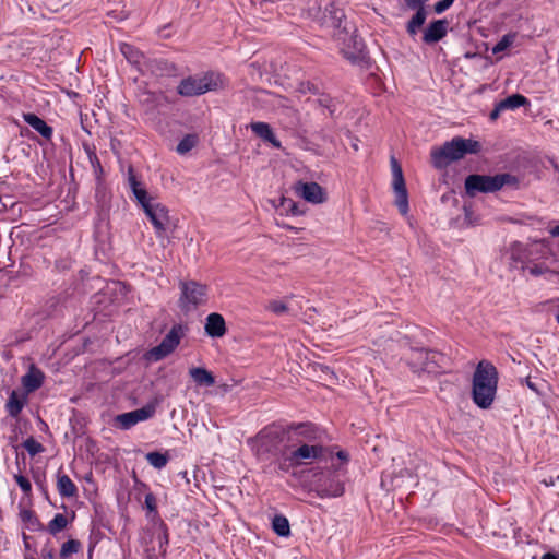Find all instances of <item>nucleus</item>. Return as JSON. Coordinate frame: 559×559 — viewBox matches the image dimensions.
<instances>
[{
  "label": "nucleus",
  "instance_id": "1",
  "mask_svg": "<svg viewBox=\"0 0 559 559\" xmlns=\"http://www.w3.org/2000/svg\"><path fill=\"white\" fill-rule=\"evenodd\" d=\"M324 431L312 423H299L296 430L288 435V448L285 459L280 464V471L289 472L290 468L310 464L325 456L328 448L323 445Z\"/></svg>",
  "mask_w": 559,
  "mask_h": 559
},
{
  "label": "nucleus",
  "instance_id": "2",
  "mask_svg": "<svg viewBox=\"0 0 559 559\" xmlns=\"http://www.w3.org/2000/svg\"><path fill=\"white\" fill-rule=\"evenodd\" d=\"M308 15L318 20L321 26L333 29V37L341 46V52L352 62L364 58L365 44L357 35L356 26L347 20L344 11L330 3L321 12L317 3L309 8Z\"/></svg>",
  "mask_w": 559,
  "mask_h": 559
},
{
  "label": "nucleus",
  "instance_id": "3",
  "mask_svg": "<svg viewBox=\"0 0 559 559\" xmlns=\"http://www.w3.org/2000/svg\"><path fill=\"white\" fill-rule=\"evenodd\" d=\"M297 424H290L286 427L280 425H270L264 427L253 439L249 442L257 455H271L276 457V464H280L285 459V452L289 450L288 435L296 430Z\"/></svg>",
  "mask_w": 559,
  "mask_h": 559
},
{
  "label": "nucleus",
  "instance_id": "4",
  "mask_svg": "<svg viewBox=\"0 0 559 559\" xmlns=\"http://www.w3.org/2000/svg\"><path fill=\"white\" fill-rule=\"evenodd\" d=\"M498 379L497 368L491 362H478L473 374L472 399L479 408L491 407L497 394Z\"/></svg>",
  "mask_w": 559,
  "mask_h": 559
},
{
  "label": "nucleus",
  "instance_id": "5",
  "mask_svg": "<svg viewBox=\"0 0 559 559\" xmlns=\"http://www.w3.org/2000/svg\"><path fill=\"white\" fill-rule=\"evenodd\" d=\"M481 150L478 141L455 136L440 147L430 152L431 164L437 169H443L451 163L463 158L466 154H477Z\"/></svg>",
  "mask_w": 559,
  "mask_h": 559
},
{
  "label": "nucleus",
  "instance_id": "6",
  "mask_svg": "<svg viewBox=\"0 0 559 559\" xmlns=\"http://www.w3.org/2000/svg\"><path fill=\"white\" fill-rule=\"evenodd\" d=\"M481 150L478 141L455 136L440 147L430 152L431 164L437 169H443L451 163L463 158L466 154H477Z\"/></svg>",
  "mask_w": 559,
  "mask_h": 559
},
{
  "label": "nucleus",
  "instance_id": "7",
  "mask_svg": "<svg viewBox=\"0 0 559 559\" xmlns=\"http://www.w3.org/2000/svg\"><path fill=\"white\" fill-rule=\"evenodd\" d=\"M346 471L343 467L326 468L313 473L311 490L320 498H337L344 491V478Z\"/></svg>",
  "mask_w": 559,
  "mask_h": 559
},
{
  "label": "nucleus",
  "instance_id": "8",
  "mask_svg": "<svg viewBox=\"0 0 559 559\" xmlns=\"http://www.w3.org/2000/svg\"><path fill=\"white\" fill-rule=\"evenodd\" d=\"M518 182L515 176L503 173L495 176L489 175H468L465 178V191L471 198L475 197L478 192L480 193H492L502 189L506 185H514Z\"/></svg>",
  "mask_w": 559,
  "mask_h": 559
},
{
  "label": "nucleus",
  "instance_id": "9",
  "mask_svg": "<svg viewBox=\"0 0 559 559\" xmlns=\"http://www.w3.org/2000/svg\"><path fill=\"white\" fill-rule=\"evenodd\" d=\"M221 84V74L209 71L202 75H189L182 79L178 86L177 93L183 97H193L215 91Z\"/></svg>",
  "mask_w": 559,
  "mask_h": 559
},
{
  "label": "nucleus",
  "instance_id": "10",
  "mask_svg": "<svg viewBox=\"0 0 559 559\" xmlns=\"http://www.w3.org/2000/svg\"><path fill=\"white\" fill-rule=\"evenodd\" d=\"M181 295L179 306L182 311L189 312L205 304L207 286L195 281H181L179 283Z\"/></svg>",
  "mask_w": 559,
  "mask_h": 559
},
{
  "label": "nucleus",
  "instance_id": "11",
  "mask_svg": "<svg viewBox=\"0 0 559 559\" xmlns=\"http://www.w3.org/2000/svg\"><path fill=\"white\" fill-rule=\"evenodd\" d=\"M185 331L186 328L182 324H174L162 342L147 352V359L159 361L170 355L179 345Z\"/></svg>",
  "mask_w": 559,
  "mask_h": 559
},
{
  "label": "nucleus",
  "instance_id": "12",
  "mask_svg": "<svg viewBox=\"0 0 559 559\" xmlns=\"http://www.w3.org/2000/svg\"><path fill=\"white\" fill-rule=\"evenodd\" d=\"M391 167L393 175V189L396 194L395 204L400 213L405 215L408 212V195L402 167L394 157H391Z\"/></svg>",
  "mask_w": 559,
  "mask_h": 559
},
{
  "label": "nucleus",
  "instance_id": "13",
  "mask_svg": "<svg viewBox=\"0 0 559 559\" xmlns=\"http://www.w3.org/2000/svg\"><path fill=\"white\" fill-rule=\"evenodd\" d=\"M144 213L153 224L156 236L162 238L165 236L166 226L169 222L168 210L160 203H151L143 209Z\"/></svg>",
  "mask_w": 559,
  "mask_h": 559
},
{
  "label": "nucleus",
  "instance_id": "14",
  "mask_svg": "<svg viewBox=\"0 0 559 559\" xmlns=\"http://www.w3.org/2000/svg\"><path fill=\"white\" fill-rule=\"evenodd\" d=\"M428 0H406V4L409 9L415 10L416 13L412 16V19L406 24V32L411 37H415L420 29V27L425 24L427 19V11L425 8V2Z\"/></svg>",
  "mask_w": 559,
  "mask_h": 559
},
{
  "label": "nucleus",
  "instance_id": "15",
  "mask_svg": "<svg viewBox=\"0 0 559 559\" xmlns=\"http://www.w3.org/2000/svg\"><path fill=\"white\" fill-rule=\"evenodd\" d=\"M295 192L307 202L313 204L323 203L326 200V194L323 188L317 182H302L298 181L295 185Z\"/></svg>",
  "mask_w": 559,
  "mask_h": 559
},
{
  "label": "nucleus",
  "instance_id": "16",
  "mask_svg": "<svg viewBox=\"0 0 559 559\" xmlns=\"http://www.w3.org/2000/svg\"><path fill=\"white\" fill-rule=\"evenodd\" d=\"M448 32L447 20H435L424 31L423 41L427 45H432L440 41L445 37Z\"/></svg>",
  "mask_w": 559,
  "mask_h": 559
},
{
  "label": "nucleus",
  "instance_id": "17",
  "mask_svg": "<svg viewBox=\"0 0 559 559\" xmlns=\"http://www.w3.org/2000/svg\"><path fill=\"white\" fill-rule=\"evenodd\" d=\"M45 380L44 372L35 365H31L28 371L22 377V385L26 394L33 393L38 390Z\"/></svg>",
  "mask_w": 559,
  "mask_h": 559
},
{
  "label": "nucleus",
  "instance_id": "18",
  "mask_svg": "<svg viewBox=\"0 0 559 559\" xmlns=\"http://www.w3.org/2000/svg\"><path fill=\"white\" fill-rule=\"evenodd\" d=\"M205 333L211 337H222L226 333L225 319L222 314L213 312L206 317Z\"/></svg>",
  "mask_w": 559,
  "mask_h": 559
},
{
  "label": "nucleus",
  "instance_id": "19",
  "mask_svg": "<svg viewBox=\"0 0 559 559\" xmlns=\"http://www.w3.org/2000/svg\"><path fill=\"white\" fill-rule=\"evenodd\" d=\"M24 121L31 126L35 131H37L43 138L46 140H50L53 133V130L50 126L46 123L44 119L38 117L33 112L23 115Z\"/></svg>",
  "mask_w": 559,
  "mask_h": 559
},
{
  "label": "nucleus",
  "instance_id": "20",
  "mask_svg": "<svg viewBox=\"0 0 559 559\" xmlns=\"http://www.w3.org/2000/svg\"><path fill=\"white\" fill-rule=\"evenodd\" d=\"M251 131L263 141L271 143L275 148H281V142L275 136L272 128L266 122H252Z\"/></svg>",
  "mask_w": 559,
  "mask_h": 559
},
{
  "label": "nucleus",
  "instance_id": "21",
  "mask_svg": "<svg viewBox=\"0 0 559 559\" xmlns=\"http://www.w3.org/2000/svg\"><path fill=\"white\" fill-rule=\"evenodd\" d=\"M26 402L27 397L25 394H20L17 391L13 390L5 403V411L8 412L9 416L16 418L21 414Z\"/></svg>",
  "mask_w": 559,
  "mask_h": 559
},
{
  "label": "nucleus",
  "instance_id": "22",
  "mask_svg": "<svg viewBox=\"0 0 559 559\" xmlns=\"http://www.w3.org/2000/svg\"><path fill=\"white\" fill-rule=\"evenodd\" d=\"M57 490L62 498H74L78 496V487L71 478L62 474L60 471L57 474Z\"/></svg>",
  "mask_w": 559,
  "mask_h": 559
},
{
  "label": "nucleus",
  "instance_id": "23",
  "mask_svg": "<svg viewBox=\"0 0 559 559\" xmlns=\"http://www.w3.org/2000/svg\"><path fill=\"white\" fill-rule=\"evenodd\" d=\"M189 374L198 385L212 386L215 384L214 376L205 368H191L189 370Z\"/></svg>",
  "mask_w": 559,
  "mask_h": 559
},
{
  "label": "nucleus",
  "instance_id": "24",
  "mask_svg": "<svg viewBox=\"0 0 559 559\" xmlns=\"http://www.w3.org/2000/svg\"><path fill=\"white\" fill-rule=\"evenodd\" d=\"M500 108H503L504 110H514L516 108H520L522 106L528 105V99L521 95V94H512L504 99L500 100Z\"/></svg>",
  "mask_w": 559,
  "mask_h": 559
},
{
  "label": "nucleus",
  "instance_id": "25",
  "mask_svg": "<svg viewBox=\"0 0 559 559\" xmlns=\"http://www.w3.org/2000/svg\"><path fill=\"white\" fill-rule=\"evenodd\" d=\"M119 48L120 52L132 64H140L142 59L144 58L143 53L133 45L121 43Z\"/></svg>",
  "mask_w": 559,
  "mask_h": 559
},
{
  "label": "nucleus",
  "instance_id": "26",
  "mask_svg": "<svg viewBox=\"0 0 559 559\" xmlns=\"http://www.w3.org/2000/svg\"><path fill=\"white\" fill-rule=\"evenodd\" d=\"M20 518L28 530H31V531L43 530V524L40 523L38 516L36 515V513L33 510H28V509L21 510Z\"/></svg>",
  "mask_w": 559,
  "mask_h": 559
},
{
  "label": "nucleus",
  "instance_id": "27",
  "mask_svg": "<svg viewBox=\"0 0 559 559\" xmlns=\"http://www.w3.org/2000/svg\"><path fill=\"white\" fill-rule=\"evenodd\" d=\"M145 459L150 465H152L153 467H155L157 469H162L167 465V463L169 461V455L167 452L162 453L158 451H154V452H148L145 455Z\"/></svg>",
  "mask_w": 559,
  "mask_h": 559
},
{
  "label": "nucleus",
  "instance_id": "28",
  "mask_svg": "<svg viewBox=\"0 0 559 559\" xmlns=\"http://www.w3.org/2000/svg\"><path fill=\"white\" fill-rule=\"evenodd\" d=\"M273 531L282 537H287L290 534L289 522L284 515H275L272 521Z\"/></svg>",
  "mask_w": 559,
  "mask_h": 559
},
{
  "label": "nucleus",
  "instance_id": "29",
  "mask_svg": "<svg viewBox=\"0 0 559 559\" xmlns=\"http://www.w3.org/2000/svg\"><path fill=\"white\" fill-rule=\"evenodd\" d=\"M86 154L88 157V162L92 166L93 173L95 175V178H96L98 185H100L102 178L104 175V169L100 164V160H99L98 156L96 155L95 151L90 147H86Z\"/></svg>",
  "mask_w": 559,
  "mask_h": 559
},
{
  "label": "nucleus",
  "instance_id": "30",
  "mask_svg": "<svg viewBox=\"0 0 559 559\" xmlns=\"http://www.w3.org/2000/svg\"><path fill=\"white\" fill-rule=\"evenodd\" d=\"M144 506L147 510V519L151 521L157 520L159 522L160 519L157 512V500L153 492L145 495Z\"/></svg>",
  "mask_w": 559,
  "mask_h": 559
},
{
  "label": "nucleus",
  "instance_id": "31",
  "mask_svg": "<svg viewBox=\"0 0 559 559\" xmlns=\"http://www.w3.org/2000/svg\"><path fill=\"white\" fill-rule=\"evenodd\" d=\"M198 144L197 134H187L178 143L176 151L180 155H185L190 152Z\"/></svg>",
  "mask_w": 559,
  "mask_h": 559
},
{
  "label": "nucleus",
  "instance_id": "32",
  "mask_svg": "<svg viewBox=\"0 0 559 559\" xmlns=\"http://www.w3.org/2000/svg\"><path fill=\"white\" fill-rule=\"evenodd\" d=\"M68 525V519L64 514L57 513L53 519L48 523L47 530L51 535H57L64 530Z\"/></svg>",
  "mask_w": 559,
  "mask_h": 559
},
{
  "label": "nucleus",
  "instance_id": "33",
  "mask_svg": "<svg viewBox=\"0 0 559 559\" xmlns=\"http://www.w3.org/2000/svg\"><path fill=\"white\" fill-rule=\"evenodd\" d=\"M115 421L118 425V427L123 430H128L138 424L136 417H135V414H133V411L117 415L115 418Z\"/></svg>",
  "mask_w": 559,
  "mask_h": 559
},
{
  "label": "nucleus",
  "instance_id": "34",
  "mask_svg": "<svg viewBox=\"0 0 559 559\" xmlns=\"http://www.w3.org/2000/svg\"><path fill=\"white\" fill-rule=\"evenodd\" d=\"M317 103L320 107L328 109L331 116H333L337 110L338 102L335 98H332L329 94L321 93Z\"/></svg>",
  "mask_w": 559,
  "mask_h": 559
},
{
  "label": "nucleus",
  "instance_id": "35",
  "mask_svg": "<svg viewBox=\"0 0 559 559\" xmlns=\"http://www.w3.org/2000/svg\"><path fill=\"white\" fill-rule=\"evenodd\" d=\"M81 549V543L76 539H69L66 543L62 544L60 549V558L67 559L72 554L79 552Z\"/></svg>",
  "mask_w": 559,
  "mask_h": 559
},
{
  "label": "nucleus",
  "instance_id": "36",
  "mask_svg": "<svg viewBox=\"0 0 559 559\" xmlns=\"http://www.w3.org/2000/svg\"><path fill=\"white\" fill-rule=\"evenodd\" d=\"M158 524V543H159V550L162 554H166L167 545L169 543V535H168V528L167 525L164 523V521L159 520L157 522Z\"/></svg>",
  "mask_w": 559,
  "mask_h": 559
},
{
  "label": "nucleus",
  "instance_id": "37",
  "mask_svg": "<svg viewBox=\"0 0 559 559\" xmlns=\"http://www.w3.org/2000/svg\"><path fill=\"white\" fill-rule=\"evenodd\" d=\"M156 412V406L154 403H148L141 408L134 409L133 414H135L136 421H143L154 416Z\"/></svg>",
  "mask_w": 559,
  "mask_h": 559
},
{
  "label": "nucleus",
  "instance_id": "38",
  "mask_svg": "<svg viewBox=\"0 0 559 559\" xmlns=\"http://www.w3.org/2000/svg\"><path fill=\"white\" fill-rule=\"evenodd\" d=\"M156 412V406L154 403H148L141 408L134 409L133 414H135L136 421H143L154 416Z\"/></svg>",
  "mask_w": 559,
  "mask_h": 559
},
{
  "label": "nucleus",
  "instance_id": "39",
  "mask_svg": "<svg viewBox=\"0 0 559 559\" xmlns=\"http://www.w3.org/2000/svg\"><path fill=\"white\" fill-rule=\"evenodd\" d=\"M23 447L26 449L31 456H35L45 451L44 445L36 441L33 437L27 438L23 442Z\"/></svg>",
  "mask_w": 559,
  "mask_h": 559
},
{
  "label": "nucleus",
  "instance_id": "40",
  "mask_svg": "<svg viewBox=\"0 0 559 559\" xmlns=\"http://www.w3.org/2000/svg\"><path fill=\"white\" fill-rule=\"evenodd\" d=\"M514 40V35L512 34H507L504 35L496 45L495 47L492 48V52L493 53H499V52H502L504 51L508 47H510L512 45Z\"/></svg>",
  "mask_w": 559,
  "mask_h": 559
},
{
  "label": "nucleus",
  "instance_id": "41",
  "mask_svg": "<svg viewBox=\"0 0 559 559\" xmlns=\"http://www.w3.org/2000/svg\"><path fill=\"white\" fill-rule=\"evenodd\" d=\"M132 193L142 209H144L145 205H150L151 203H153V198L148 195L144 187Z\"/></svg>",
  "mask_w": 559,
  "mask_h": 559
},
{
  "label": "nucleus",
  "instance_id": "42",
  "mask_svg": "<svg viewBox=\"0 0 559 559\" xmlns=\"http://www.w3.org/2000/svg\"><path fill=\"white\" fill-rule=\"evenodd\" d=\"M415 355H417V359L420 361V365L426 367L428 360H433L438 353L433 350L418 349L415 352Z\"/></svg>",
  "mask_w": 559,
  "mask_h": 559
},
{
  "label": "nucleus",
  "instance_id": "43",
  "mask_svg": "<svg viewBox=\"0 0 559 559\" xmlns=\"http://www.w3.org/2000/svg\"><path fill=\"white\" fill-rule=\"evenodd\" d=\"M281 205L287 211V213H290L292 215H301L304 211L299 210L298 204L293 201L292 199H282Z\"/></svg>",
  "mask_w": 559,
  "mask_h": 559
},
{
  "label": "nucleus",
  "instance_id": "44",
  "mask_svg": "<svg viewBox=\"0 0 559 559\" xmlns=\"http://www.w3.org/2000/svg\"><path fill=\"white\" fill-rule=\"evenodd\" d=\"M266 309L270 310L271 312L275 313V314H283V313L287 312L288 307L283 301L271 300L267 304Z\"/></svg>",
  "mask_w": 559,
  "mask_h": 559
},
{
  "label": "nucleus",
  "instance_id": "45",
  "mask_svg": "<svg viewBox=\"0 0 559 559\" xmlns=\"http://www.w3.org/2000/svg\"><path fill=\"white\" fill-rule=\"evenodd\" d=\"M128 185L132 192H134L143 187L142 182L140 180H138L132 166H130L128 169Z\"/></svg>",
  "mask_w": 559,
  "mask_h": 559
},
{
  "label": "nucleus",
  "instance_id": "46",
  "mask_svg": "<svg viewBox=\"0 0 559 559\" xmlns=\"http://www.w3.org/2000/svg\"><path fill=\"white\" fill-rule=\"evenodd\" d=\"M14 479L24 493H28L32 490L31 481L25 476L19 474L14 476Z\"/></svg>",
  "mask_w": 559,
  "mask_h": 559
},
{
  "label": "nucleus",
  "instance_id": "47",
  "mask_svg": "<svg viewBox=\"0 0 559 559\" xmlns=\"http://www.w3.org/2000/svg\"><path fill=\"white\" fill-rule=\"evenodd\" d=\"M454 0H441L435 3L433 10L437 14H441L447 11L452 4Z\"/></svg>",
  "mask_w": 559,
  "mask_h": 559
},
{
  "label": "nucleus",
  "instance_id": "48",
  "mask_svg": "<svg viewBox=\"0 0 559 559\" xmlns=\"http://www.w3.org/2000/svg\"><path fill=\"white\" fill-rule=\"evenodd\" d=\"M300 91L304 92V93L309 92V93H312L314 95H320L321 94L318 85L314 84V83H311V82L301 83Z\"/></svg>",
  "mask_w": 559,
  "mask_h": 559
},
{
  "label": "nucleus",
  "instance_id": "49",
  "mask_svg": "<svg viewBox=\"0 0 559 559\" xmlns=\"http://www.w3.org/2000/svg\"><path fill=\"white\" fill-rule=\"evenodd\" d=\"M502 111H504V109H503V108H500V103H498V104L495 106L493 110L490 112V119H491V120H496V119H498V117L500 116V112H502Z\"/></svg>",
  "mask_w": 559,
  "mask_h": 559
},
{
  "label": "nucleus",
  "instance_id": "50",
  "mask_svg": "<svg viewBox=\"0 0 559 559\" xmlns=\"http://www.w3.org/2000/svg\"><path fill=\"white\" fill-rule=\"evenodd\" d=\"M525 383H526V385H527L532 391H534V392H538V389H537V386H536L535 382H533V381L531 380V378H530V377L525 378Z\"/></svg>",
  "mask_w": 559,
  "mask_h": 559
},
{
  "label": "nucleus",
  "instance_id": "51",
  "mask_svg": "<svg viewBox=\"0 0 559 559\" xmlns=\"http://www.w3.org/2000/svg\"><path fill=\"white\" fill-rule=\"evenodd\" d=\"M336 456H337V459H340V460H341V461H343V462H347V461H348V453H347V452H345V451H342V450H341V451H338V452L336 453Z\"/></svg>",
  "mask_w": 559,
  "mask_h": 559
},
{
  "label": "nucleus",
  "instance_id": "52",
  "mask_svg": "<svg viewBox=\"0 0 559 559\" xmlns=\"http://www.w3.org/2000/svg\"><path fill=\"white\" fill-rule=\"evenodd\" d=\"M157 63L160 66V69H165V70H166V69H168V68H171V69L174 68V66H173V64H170V63H169L168 61H166V60H159V61H157Z\"/></svg>",
  "mask_w": 559,
  "mask_h": 559
},
{
  "label": "nucleus",
  "instance_id": "53",
  "mask_svg": "<svg viewBox=\"0 0 559 559\" xmlns=\"http://www.w3.org/2000/svg\"><path fill=\"white\" fill-rule=\"evenodd\" d=\"M542 559H558V557L555 554L546 552L543 555Z\"/></svg>",
  "mask_w": 559,
  "mask_h": 559
},
{
  "label": "nucleus",
  "instance_id": "54",
  "mask_svg": "<svg viewBox=\"0 0 559 559\" xmlns=\"http://www.w3.org/2000/svg\"><path fill=\"white\" fill-rule=\"evenodd\" d=\"M550 234L552 237H558L559 236V224L557 226H555L551 230H550Z\"/></svg>",
  "mask_w": 559,
  "mask_h": 559
},
{
  "label": "nucleus",
  "instance_id": "55",
  "mask_svg": "<svg viewBox=\"0 0 559 559\" xmlns=\"http://www.w3.org/2000/svg\"><path fill=\"white\" fill-rule=\"evenodd\" d=\"M531 274H533V275H539V274H542V271H540V269H539V267L535 266V267H532V269H531Z\"/></svg>",
  "mask_w": 559,
  "mask_h": 559
},
{
  "label": "nucleus",
  "instance_id": "56",
  "mask_svg": "<svg viewBox=\"0 0 559 559\" xmlns=\"http://www.w3.org/2000/svg\"><path fill=\"white\" fill-rule=\"evenodd\" d=\"M147 559H158L155 555H150Z\"/></svg>",
  "mask_w": 559,
  "mask_h": 559
},
{
  "label": "nucleus",
  "instance_id": "57",
  "mask_svg": "<svg viewBox=\"0 0 559 559\" xmlns=\"http://www.w3.org/2000/svg\"><path fill=\"white\" fill-rule=\"evenodd\" d=\"M557 323L559 324V313L556 316Z\"/></svg>",
  "mask_w": 559,
  "mask_h": 559
},
{
  "label": "nucleus",
  "instance_id": "58",
  "mask_svg": "<svg viewBox=\"0 0 559 559\" xmlns=\"http://www.w3.org/2000/svg\"><path fill=\"white\" fill-rule=\"evenodd\" d=\"M47 558L52 559V554L47 555Z\"/></svg>",
  "mask_w": 559,
  "mask_h": 559
},
{
  "label": "nucleus",
  "instance_id": "59",
  "mask_svg": "<svg viewBox=\"0 0 559 559\" xmlns=\"http://www.w3.org/2000/svg\"><path fill=\"white\" fill-rule=\"evenodd\" d=\"M47 558L52 559V554L47 555Z\"/></svg>",
  "mask_w": 559,
  "mask_h": 559
}]
</instances>
